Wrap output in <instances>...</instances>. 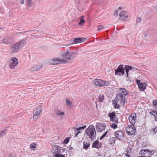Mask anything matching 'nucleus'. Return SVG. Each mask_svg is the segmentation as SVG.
Returning <instances> with one entry per match:
<instances>
[{
  "label": "nucleus",
  "instance_id": "nucleus-48",
  "mask_svg": "<svg viewBox=\"0 0 157 157\" xmlns=\"http://www.w3.org/2000/svg\"><path fill=\"white\" fill-rule=\"evenodd\" d=\"M152 130L153 131V133L155 134L156 132H157V126L156 128H153Z\"/></svg>",
  "mask_w": 157,
  "mask_h": 157
},
{
  "label": "nucleus",
  "instance_id": "nucleus-56",
  "mask_svg": "<svg viewBox=\"0 0 157 157\" xmlns=\"http://www.w3.org/2000/svg\"><path fill=\"white\" fill-rule=\"evenodd\" d=\"M20 2L22 4H23L24 3V0H20Z\"/></svg>",
  "mask_w": 157,
  "mask_h": 157
},
{
  "label": "nucleus",
  "instance_id": "nucleus-39",
  "mask_svg": "<svg viewBox=\"0 0 157 157\" xmlns=\"http://www.w3.org/2000/svg\"><path fill=\"white\" fill-rule=\"evenodd\" d=\"M156 111L155 110H153L152 111H151L150 112V113L153 115L154 117H155V113L156 112Z\"/></svg>",
  "mask_w": 157,
  "mask_h": 157
},
{
  "label": "nucleus",
  "instance_id": "nucleus-42",
  "mask_svg": "<svg viewBox=\"0 0 157 157\" xmlns=\"http://www.w3.org/2000/svg\"><path fill=\"white\" fill-rule=\"evenodd\" d=\"M126 80L128 82V83H131V82H132V81L131 79L129 77L127 78Z\"/></svg>",
  "mask_w": 157,
  "mask_h": 157
},
{
  "label": "nucleus",
  "instance_id": "nucleus-11",
  "mask_svg": "<svg viewBox=\"0 0 157 157\" xmlns=\"http://www.w3.org/2000/svg\"><path fill=\"white\" fill-rule=\"evenodd\" d=\"M136 114L135 113H134L130 115L128 117L129 121L132 125H134L136 121Z\"/></svg>",
  "mask_w": 157,
  "mask_h": 157
},
{
  "label": "nucleus",
  "instance_id": "nucleus-40",
  "mask_svg": "<svg viewBox=\"0 0 157 157\" xmlns=\"http://www.w3.org/2000/svg\"><path fill=\"white\" fill-rule=\"evenodd\" d=\"M120 11H118V10H117L115 11V12L114 13V15L115 16L117 17L118 15V13H120Z\"/></svg>",
  "mask_w": 157,
  "mask_h": 157
},
{
  "label": "nucleus",
  "instance_id": "nucleus-43",
  "mask_svg": "<svg viewBox=\"0 0 157 157\" xmlns=\"http://www.w3.org/2000/svg\"><path fill=\"white\" fill-rule=\"evenodd\" d=\"M114 120L112 121L113 122H114L116 123H118V119L116 117V118H114Z\"/></svg>",
  "mask_w": 157,
  "mask_h": 157
},
{
  "label": "nucleus",
  "instance_id": "nucleus-18",
  "mask_svg": "<svg viewBox=\"0 0 157 157\" xmlns=\"http://www.w3.org/2000/svg\"><path fill=\"white\" fill-rule=\"evenodd\" d=\"M60 147L58 145H55L54 146V151L53 152V156H55L57 155H58L59 154L60 152L59 148Z\"/></svg>",
  "mask_w": 157,
  "mask_h": 157
},
{
  "label": "nucleus",
  "instance_id": "nucleus-17",
  "mask_svg": "<svg viewBox=\"0 0 157 157\" xmlns=\"http://www.w3.org/2000/svg\"><path fill=\"white\" fill-rule=\"evenodd\" d=\"M115 136L117 139L121 140L124 137V134L122 132L118 131L115 132Z\"/></svg>",
  "mask_w": 157,
  "mask_h": 157
},
{
  "label": "nucleus",
  "instance_id": "nucleus-26",
  "mask_svg": "<svg viewBox=\"0 0 157 157\" xmlns=\"http://www.w3.org/2000/svg\"><path fill=\"white\" fill-rule=\"evenodd\" d=\"M104 100V96L103 94H100L98 96V101L99 102H103Z\"/></svg>",
  "mask_w": 157,
  "mask_h": 157
},
{
  "label": "nucleus",
  "instance_id": "nucleus-1",
  "mask_svg": "<svg viewBox=\"0 0 157 157\" xmlns=\"http://www.w3.org/2000/svg\"><path fill=\"white\" fill-rule=\"evenodd\" d=\"M25 40L23 39L10 45L9 50L10 54L15 53L18 52L25 45Z\"/></svg>",
  "mask_w": 157,
  "mask_h": 157
},
{
  "label": "nucleus",
  "instance_id": "nucleus-62",
  "mask_svg": "<svg viewBox=\"0 0 157 157\" xmlns=\"http://www.w3.org/2000/svg\"><path fill=\"white\" fill-rule=\"evenodd\" d=\"M84 17V16H81V18H83Z\"/></svg>",
  "mask_w": 157,
  "mask_h": 157
},
{
  "label": "nucleus",
  "instance_id": "nucleus-29",
  "mask_svg": "<svg viewBox=\"0 0 157 157\" xmlns=\"http://www.w3.org/2000/svg\"><path fill=\"white\" fill-rule=\"evenodd\" d=\"M113 104L114 105V107L115 109H118L120 108V104L117 103L115 101L113 102Z\"/></svg>",
  "mask_w": 157,
  "mask_h": 157
},
{
  "label": "nucleus",
  "instance_id": "nucleus-53",
  "mask_svg": "<svg viewBox=\"0 0 157 157\" xmlns=\"http://www.w3.org/2000/svg\"><path fill=\"white\" fill-rule=\"evenodd\" d=\"M108 132V131H106L105 132L103 135V136L104 137H105V136H106L107 133Z\"/></svg>",
  "mask_w": 157,
  "mask_h": 157
},
{
  "label": "nucleus",
  "instance_id": "nucleus-24",
  "mask_svg": "<svg viewBox=\"0 0 157 157\" xmlns=\"http://www.w3.org/2000/svg\"><path fill=\"white\" fill-rule=\"evenodd\" d=\"M119 91L123 93V94L125 96L127 95L129 93L128 91L123 88H120L119 89Z\"/></svg>",
  "mask_w": 157,
  "mask_h": 157
},
{
  "label": "nucleus",
  "instance_id": "nucleus-22",
  "mask_svg": "<svg viewBox=\"0 0 157 157\" xmlns=\"http://www.w3.org/2000/svg\"><path fill=\"white\" fill-rule=\"evenodd\" d=\"M116 115L114 112H113L111 113H109V117H110V119L111 121L114 120V118H116Z\"/></svg>",
  "mask_w": 157,
  "mask_h": 157
},
{
  "label": "nucleus",
  "instance_id": "nucleus-2",
  "mask_svg": "<svg viewBox=\"0 0 157 157\" xmlns=\"http://www.w3.org/2000/svg\"><path fill=\"white\" fill-rule=\"evenodd\" d=\"M85 133L92 141H94L96 137V132L94 125H90L85 130Z\"/></svg>",
  "mask_w": 157,
  "mask_h": 157
},
{
  "label": "nucleus",
  "instance_id": "nucleus-52",
  "mask_svg": "<svg viewBox=\"0 0 157 157\" xmlns=\"http://www.w3.org/2000/svg\"><path fill=\"white\" fill-rule=\"evenodd\" d=\"M141 20V17H140L138 18L137 20V22H138L139 23H140V22Z\"/></svg>",
  "mask_w": 157,
  "mask_h": 157
},
{
  "label": "nucleus",
  "instance_id": "nucleus-50",
  "mask_svg": "<svg viewBox=\"0 0 157 157\" xmlns=\"http://www.w3.org/2000/svg\"><path fill=\"white\" fill-rule=\"evenodd\" d=\"M136 81L137 84L138 85V86H139V84L140 83H141L140 82V80L136 79Z\"/></svg>",
  "mask_w": 157,
  "mask_h": 157
},
{
  "label": "nucleus",
  "instance_id": "nucleus-14",
  "mask_svg": "<svg viewBox=\"0 0 157 157\" xmlns=\"http://www.w3.org/2000/svg\"><path fill=\"white\" fill-rule=\"evenodd\" d=\"M2 43L4 44H10L13 42L11 36H6L4 37L2 40Z\"/></svg>",
  "mask_w": 157,
  "mask_h": 157
},
{
  "label": "nucleus",
  "instance_id": "nucleus-9",
  "mask_svg": "<svg viewBox=\"0 0 157 157\" xmlns=\"http://www.w3.org/2000/svg\"><path fill=\"white\" fill-rule=\"evenodd\" d=\"M128 13L126 11H122L120 12L119 14L120 20L123 21H126V19L128 17Z\"/></svg>",
  "mask_w": 157,
  "mask_h": 157
},
{
  "label": "nucleus",
  "instance_id": "nucleus-33",
  "mask_svg": "<svg viewBox=\"0 0 157 157\" xmlns=\"http://www.w3.org/2000/svg\"><path fill=\"white\" fill-rule=\"evenodd\" d=\"M70 138H69V137H66L64 140L63 142V143L65 144H67L69 141Z\"/></svg>",
  "mask_w": 157,
  "mask_h": 157
},
{
  "label": "nucleus",
  "instance_id": "nucleus-19",
  "mask_svg": "<svg viewBox=\"0 0 157 157\" xmlns=\"http://www.w3.org/2000/svg\"><path fill=\"white\" fill-rule=\"evenodd\" d=\"M101 146V144L100 143L98 140H95L93 143L92 146V148H95L98 149L100 148Z\"/></svg>",
  "mask_w": 157,
  "mask_h": 157
},
{
  "label": "nucleus",
  "instance_id": "nucleus-6",
  "mask_svg": "<svg viewBox=\"0 0 157 157\" xmlns=\"http://www.w3.org/2000/svg\"><path fill=\"white\" fill-rule=\"evenodd\" d=\"M124 69L123 65L121 64L119 65L118 67L115 70V75L121 76L124 74Z\"/></svg>",
  "mask_w": 157,
  "mask_h": 157
},
{
  "label": "nucleus",
  "instance_id": "nucleus-31",
  "mask_svg": "<svg viewBox=\"0 0 157 157\" xmlns=\"http://www.w3.org/2000/svg\"><path fill=\"white\" fill-rule=\"evenodd\" d=\"M85 22V20L83 18H81L80 21L78 23V25H81L82 24L84 23Z\"/></svg>",
  "mask_w": 157,
  "mask_h": 157
},
{
  "label": "nucleus",
  "instance_id": "nucleus-60",
  "mask_svg": "<svg viewBox=\"0 0 157 157\" xmlns=\"http://www.w3.org/2000/svg\"><path fill=\"white\" fill-rule=\"evenodd\" d=\"M137 157H147V156H138Z\"/></svg>",
  "mask_w": 157,
  "mask_h": 157
},
{
  "label": "nucleus",
  "instance_id": "nucleus-54",
  "mask_svg": "<svg viewBox=\"0 0 157 157\" xmlns=\"http://www.w3.org/2000/svg\"><path fill=\"white\" fill-rule=\"evenodd\" d=\"M155 115V117H154L155 118V121H157V111H156Z\"/></svg>",
  "mask_w": 157,
  "mask_h": 157
},
{
  "label": "nucleus",
  "instance_id": "nucleus-63",
  "mask_svg": "<svg viewBox=\"0 0 157 157\" xmlns=\"http://www.w3.org/2000/svg\"><path fill=\"white\" fill-rule=\"evenodd\" d=\"M144 36H145V37H146L147 36V35H146V34H145V35H144Z\"/></svg>",
  "mask_w": 157,
  "mask_h": 157
},
{
  "label": "nucleus",
  "instance_id": "nucleus-64",
  "mask_svg": "<svg viewBox=\"0 0 157 157\" xmlns=\"http://www.w3.org/2000/svg\"><path fill=\"white\" fill-rule=\"evenodd\" d=\"M73 148V147H71L70 148V149L71 150V149H72Z\"/></svg>",
  "mask_w": 157,
  "mask_h": 157
},
{
  "label": "nucleus",
  "instance_id": "nucleus-35",
  "mask_svg": "<svg viewBox=\"0 0 157 157\" xmlns=\"http://www.w3.org/2000/svg\"><path fill=\"white\" fill-rule=\"evenodd\" d=\"M28 6L29 7H31L32 6V3L31 0H27Z\"/></svg>",
  "mask_w": 157,
  "mask_h": 157
},
{
  "label": "nucleus",
  "instance_id": "nucleus-45",
  "mask_svg": "<svg viewBox=\"0 0 157 157\" xmlns=\"http://www.w3.org/2000/svg\"><path fill=\"white\" fill-rule=\"evenodd\" d=\"M111 142H112V143H115V141L116 140V139L115 137H112V138L111 139Z\"/></svg>",
  "mask_w": 157,
  "mask_h": 157
},
{
  "label": "nucleus",
  "instance_id": "nucleus-59",
  "mask_svg": "<svg viewBox=\"0 0 157 157\" xmlns=\"http://www.w3.org/2000/svg\"><path fill=\"white\" fill-rule=\"evenodd\" d=\"M121 9H122L121 7H119V8L117 10H118V11H119V10H121Z\"/></svg>",
  "mask_w": 157,
  "mask_h": 157
},
{
  "label": "nucleus",
  "instance_id": "nucleus-38",
  "mask_svg": "<svg viewBox=\"0 0 157 157\" xmlns=\"http://www.w3.org/2000/svg\"><path fill=\"white\" fill-rule=\"evenodd\" d=\"M67 104L68 105H71L72 103L71 101L68 99H66Z\"/></svg>",
  "mask_w": 157,
  "mask_h": 157
},
{
  "label": "nucleus",
  "instance_id": "nucleus-36",
  "mask_svg": "<svg viewBox=\"0 0 157 157\" xmlns=\"http://www.w3.org/2000/svg\"><path fill=\"white\" fill-rule=\"evenodd\" d=\"M110 126L112 128L116 129L117 128V125L115 123L112 124L110 125Z\"/></svg>",
  "mask_w": 157,
  "mask_h": 157
},
{
  "label": "nucleus",
  "instance_id": "nucleus-12",
  "mask_svg": "<svg viewBox=\"0 0 157 157\" xmlns=\"http://www.w3.org/2000/svg\"><path fill=\"white\" fill-rule=\"evenodd\" d=\"M63 60H62V59H61L57 58L51 59L50 60L49 63L51 64L55 65L63 63Z\"/></svg>",
  "mask_w": 157,
  "mask_h": 157
},
{
  "label": "nucleus",
  "instance_id": "nucleus-20",
  "mask_svg": "<svg viewBox=\"0 0 157 157\" xmlns=\"http://www.w3.org/2000/svg\"><path fill=\"white\" fill-rule=\"evenodd\" d=\"M77 54V53L76 52H69V55L70 58V61L71 62L73 59L76 56Z\"/></svg>",
  "mask_w": 157,
  "mask_h": 157
},
{
  "label": "nucleus",
  "instance_id": "nucleus-44",
  "mask_svg": "<svg viewBox=\"0 0 157 157\" xmlns=\"http://www.w3.org/2000/svg\"><path fill=\"white\" fill-rule=\"evenodd\" d=\"M54 157H65V156L64 155H62L61 154H60L58 155H57L56 156H54Z\"/></svg>",
  "mask_w": 157,
  "mask_h": 157
},
{
  "label": "nucleus",
  "instance_id": "nucleus-28",
  "mask_svg": "<svg viewBox=\"0 0 157 157\" xmlns=\"http://www.w3.org/2000/svg\"><path fill=\"white\" fill-rule=\"evenodd\" d=\"M56 113L58 116H62L64 114V113L63 112H61L59 110H57L56 111Z\"/></svg>",
  "mask_w": 157,
  "mask_h": 157
},
{
  "label": "nucleus",
  "instance_id": "nucleus-16",
  "mask_svg": "<svg viewBox=\"0 0 157 157\" xmlns=\"http://www.w3.org/2000/svg\"><path fill=\"white\" fill-rule=\"evenodd\" d=\"M103 80L96 79L93 81L94 84L97 86L102 87L103 86Z\"/></svg>",
  "mask_w": 157,
  "mask_h": 157
},
{
  "label": "nucleus",
  "instance_id": "nucleus-3",
  "mask_svg": "<svg viewBox=\"0 0 157 157\" xmlns=\"http://www.w3.org/2000/svg\"><path fill=\"white\" fill-rule=\"evenodd\" d=\"M115 101L117 103L120 105V106H123L125 103V98L121 93L118 94L116 96L114 100L113 101V102Z\"/></svg>",
  "mask_w": 157,
  "mask_h": 157
},
{
  "label": "nucleus",
  "instance_id": "nucleus-15",
  "mask_svg": "<svg viewBox=\"0 0 157 157\" xmlns=\"http://www.w3.org/2000/svg\"><path fill=\"white\" fill-rule=\"evenodd\" d=\"M86 39L84 38L78 37L74 39L72 44H77L85 42Z\"/></svg>",
  "mask_w": 157,
  "mask_h": 157
},
{
  "label": "nucleus",
  "instance_id": "nucleus-46",
  "mask_svg": "<svg viewBox=\"0 0 157 157\" xmlns=\"http://www.w3.org/2000/svg\"><path fill=\"white\" fill-rule=\"evenodd\" d=\"M153 104L154 106H157V100H155L153 101Z\"/></svg>",
  "mask_w": 157,
  "mask_h": 157
},
{
  "label": "nucleus",
  "instance_id": "nucleus-30",
  "mask_svg": "<svg viewBox=\"0 0 157 157\" xmlns=\"http://www.w3.org/2000/svg\"><path fill=\"white\" fill-rule=\"evenodd\" d=\"M145 151H147V150H142L140 151L139 153L142 155H144V156H146L147 155V153H144Z\"/></svg>",
  "mask_w": 157,
  "mask_h": 157
},
{
  "label": "nucleus",
  "instance_id": "nucleus-58",
  "mask_svg": "<svg viewBox=\"0 0 157 157\" xmlns=\"http://www.w3.org/2000/svg\"><path fill=\"white\" fill-rule=\"evenodd\" d=\"M10 157H15V156L14 155L11 154L10 155Z\"/></svg>",
  "mask_w": 157,
  "mask_h": 157
},
{
  "label": "nucleus",
  "instance_id": "nucleus-61",
  "mask_svg": "<svg viewBox=\"0 0 157 157\" xmlns=\"http://www.w3.org/2000/svg\"><path fill=\"white\" fill-rule=\"evenodd\" d=\"M95 103L96 104V107L97 108V101H95Z\"/></svg>",
  "mask_w": 157,
  "mask_h": 157
},
{
  "label": "nucleus",
  "instance_id": "nucleus-37",
  "mask_svg": "<svg viewBox=\"0 0 157 157\" xmlns=\"http://www.w3.org/2000/svg\"><path fill=\"white\" fill-rule=\"evenodd\" d=\"M98 28V30L99 31L101 30V29H103L104 28V26L103 25H99L97 26Z\"/></svg>",
  "mask_w": 157,
  "mask_h": 157
},
{
  "label": "nucleus",
  "instance_id": "nucleus-27",
  "mask_svg": "<svg viewBox=\"0 0 157 157\" xmlns=\"http://www.w3.org/2000/svg\"><path fill=\"white\" fill-rule=\"evenodd\" d=\"M90 146V142L89 141H84L83 142V148L86 149L88 148Z\"/></svg>",
  "mask_w": 157,
  "mask_h": 157
},
{
  "label": "nucleus",
  "instance_id": "nucleus-21",
  "mask_svg": "<svg viewBox=\"0 0 157 157\" xmlns=\"http://www.w3.org/2000/svg\"><path fill=\"white\" fill-rule=\"evenodd\" d=\"M146 86L147 84L146 83H141L139 84L138 87L140 90L142 91L146 89Z\"/></svg>",
  "mask_w": 157,
  "mask_h": 157
},
{
  "label": "nucleus",
  "instance_id": "nucleus-13",
  "mask_svg": "<svg viewBox=\"0 0 157 157\" xmlns=\"http://www.w3.org/2000/svg\"><path fill=\"white\" fill-rule=\"evenodd\" d=\"M126 74V78H127L128 77L129 72V71L133 70L134 71L135 68L134 67H132L131 66L128 65H125V66L124 68Z\"/></svg>",
  "mask_w": 157,
  "mask_h": 157
},
{
  "label": "nucleus",
  "instance_id": "nucleus-41",
  "mask_svg": "<svg viewBox=\"0 0 157 157\" xmlns=\"http://www.w3.org/2000/svg\"><path fill=\"white\" fill-rule=\"evenodd\" d=\"M150 153H148V155H147V157H150L151 155H152L153 154H154V153H153L152 151H150Z\"/></svg>",
  "mask_w": 157,
  "mask_h": 157
},
{
  "label": "nucleus",
  "instance_id": "nucleus-23",
  "mask_svg": "<svg viewBox=\"0 0 157 157\" xmlns=\"http://www.w3.org/2000/svg\"><path fill=\"white\" fill-rule=\"evenodd\" d=\"M42 67V66H34L31 69L32 71H35L40 69Z\"/></svg>",
  "mask_w": 157,
  "mask_h": 157
},
{
  "label": "nucleus",
  "instance_id": "nucleus-4",
  "mask_svg": "<svg viewBox=\"0 0 157 157\" xmlns=\"http://www.w3.org/2000/svg\"><path fill=\"white\" fill-rule=\"evenodd\" d=\"M125 131L127 134L129 136L135 135L136 134V129L134 125H128L126 128Z\"/></svg>",
  "mask_w": 157,
  "mask_h": 157
},
{
  "label": "nucleus",
  "instance_id": "nucleus-34",
  "mask_svg": "<svg viewBox=\"0 0 157 157\" xmlns=\"http://www.w3.org/2000/svg\"><path fill=\"white\" fill-rule=\"evenodd\" d=\"M86 125H85L83 126L79 127L78 128H76L77 129V131H79L81 130H82L86 128Z\"/></svg>",
  "mask_w": 157,
  "mask_h": 157
},
{
  "label": "nucleus",
  "instance_id": "nucleus-49",
  "mask_svg": "<svg viewBox=\"0 0 157 157\" xmlns=\"http://www.w3.org/2000/svg\"><path fill=\"white\" fill-rule=\"evenodd\" d=\"M75 132H77L75 134V137H76L78 134L80 133V132L79 131H77V129H76V130L75 131Z\"/></svg>",
  "mask_w": 157,
  "mask_h": 157
},
{
  "label": "nucleus",
  "instance_id": "nucleus-8",
  "mask_svg": "<svg viewBox=\"0 0 157 157\" xmlns=\"http://www.w3.org/2000/svg\"><path fill=\"white\" fill-rule=\"evenodd\" d=\"M95 127L97 132H101L105 129L106 127V125L104 123H97Z\"/></svg>",
  "mask_w": 157,
  "mask_h": 157
},
{
  "label": "nucleus",
  "instance_id": "nucleus-10",
  "mask_svg": "<svg viewBox=\"0 0 157 157\" xmlns=\"http://www.w3.org/2000/svg\"><path fill=\"white\" fill-rule=\"evenodd\" d=\"M11 60L12 62L9 65V67L11 69L15 68L18 63V60L16 58L13 57Z\"/></svg>",
  "mask_w": 157,
  "mask_h": 157
},
{
  "label": "nucleus",
  "instance_id": "nucleus-5",
  "mask_svg": "<svg viewBox=\"0 0 157 157\" xmlns=\"http://www.w3.org/2000/svg\"><path fill=\"white\" fill-rule=\"evenodd\" d=\"M42 111V108L40 106L37 107L36 109L34 110L33 118L36 121L37 118L40 116V113Z\"/></svg>",
  "mask_w": 157,
  "mask_h": 157
},
{
  "label": "nucleus",
  "instance_id": "nucleus-55",
  "mask_svg": "<svg viewBox=\"0 0 157 157\" xmlns=\"http://www.w3.org/2000/svg\"><path fill=\"white\" fill-rule=\"evenodd\" d=\"M145 150H147V151H145V152H144V153H147V155H148V153H150V150L148 149H145Z\"/></svg>",
  "mask_w": 157,
  "mask_h": 157
},
{
  "label": "nucleus",
  "instance_id": "nucleus-47",
  "mask_svg": "<svg viewBox=\"0 0 157 157\" xmlns=\"http://www.w3.org/2000/svg\"><path fill=\"white\" fill-rule=\"evenodd\" d=\"M30 147L33 148H35L36 147V145L35 144H32L30 145Z\"/></svg>",
  "mask_w": 157,
  "mask_h": 157
},
{
  "label": "nucleus",
  "instance_id": "nucleus-25",
  "mask_svg": "<svg viewBox=\"0 0 157 157\" xmlns=\"http://www.w3.org/2000/svg\"><path fill=\"white\" fill-rule=\"evenodd\" d=\"M8 130L7 128H5L4 130L0 132V136L1 137H3L6 134Z\"/></svg>",
  "mask_w": 157,
  "mask_h": 157
},
{
  "label": "nucleus",
  "instance_id": "nucleus-32",
  "mask_svg": "<svg viewBox=\"0 0 157 157\" xmlns=\"http://www.w3.org/2000/svg\"><path fill=\"white\" fill-rule=\"evenodd\" d=\"M103 86H104L105 85L106 86H109V85L110 83L108 81H103Z\"/></svg>",
  "mask_w": 157,
  "mask_h": 157
},
{
  "label": "nucleus",
  "instance_id": "nucleus-7",
  "mask_svg": "<svg viewBox=\"0 0 157 157\" xmlns=\"http://www.w3.org/2000/svg\"><path fill=\"white\" fill-rule=\"evenodd\" d=\"M62 56L63 59L62 60L64 61H63V63H67L71 62L70 58L69 55V52L68 51L64 52L62 55Z\"/></svg>",
  "mask_w": 157,
  "mask_h": 157
},
{
  "label": "nucleus",
  "instance_id": "nucleus-51",
  "mask_svg": "<svg viewBox=\"0 0 157 157\" xmlns=\"http://www.w3.org/2000/svg\"><path fill=\"white\" fill-rule=\"evenodd\" d=\"M126 152H127L126 153H125V156H127L128 157H130L129 154H128L129 151H126Z\"/></svg>",
  "mask_w": 157,
  "mask_h": 157
},
{
  "label": "nucleus",
  "instance_id": "nucleus-57",
  "mask_svg": "<svg viewBox=\"0 0 157 157\" xmlns=\"http://www.w3.org/2000/svg\"><path fill=\"white\" fill-rule=\"evenodd\" d=\"M104 137L103 136V135L101 136L100 138V140H102Z\"/></svg>",
  "mask_w": 157,
  "mask_h": 157
}]
</instances>
